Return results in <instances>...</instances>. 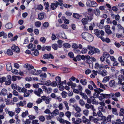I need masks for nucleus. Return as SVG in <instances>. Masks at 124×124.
Listing matches in <instances>:
<instances>
[{"label": "nucleus", "mask_w": 124, "mask_h": 124, "mask_svg": "<svg viewBox=\"0 0 124 124\" xmlns=\"http://www.w3.org/2000/svg\"><path fill=\"white\" fill-rule=\"evenodd\" d=\"M29 114L28 111V110L26 111L25 112L22 113V116L23 117H25Z\"/></svg>", "instance_id": "27"}, {"label": "nucleus", "mask_w": 124, "mask_h": 124, "mask_svg": "<svg viewBox=\"0 0 124 124\" xmlns=\"http://www.w3.org/2000/svg\"><path fill=\"white\" fill-rule=\"evenodd\" d=\"M4 52L5 54H7L9 56L12 55L13 54V51L10 49H7L6 52Z\"/></svg>", "instance_id": "12"}, {"label": "nucleus", "mask_w": 124, "mask_h": 124, "mask_svg": "<svg viewBox=\"0 0 124 124\" xmlns=\"http://www.w3.org/2000/svg\"><path fill=\"white\" fill-rule=\"evenodd\" d=\"M34 32L36 35H38L39 33V31L38 29H35L34 30Z\"/></svg>", "instance_id": "58"}, {"label": "nucleus", "mask_w": 124, "mask_h": 124, "mask_svg": "<svg viewBox=\"0 0 124 124\" xmlns=\"http://www.w3.org/2000/svg\"><path fill=\"white\" fill-rule=\"evenodd\" d=\"M43 58L45 59H49L50 58L53 59L54 57L53 55L51 54H44L43 56Z\"/></svg>", "instance_id": "6"}, {"label": "nucleus", "mask_w": 124, "mask_h": 124, "mask_svg": "<svg viewBox=\"0 0 124 124\" xmlns=\"http://www.w3.org/2000/svg\"><path fill=\"white\" fill-rule=\"evenodd\" d=\"M49 25V24L48 22H46L44 23L43 24V25L44 27L46 28L48 27Z\"/></svg>", "instance_id": "56"}, {"label": "nucleus", "mask_w": 124, "mask_h": 124, "mask_svg": "<svg viewBox=\"0 0 124 124\" xmlns=\"http://www.w3.org/2000/svg\"><path fill=\"white\" fill-rule=\"evenodd\" d=\"M94 31L95 34L97 36V37L99 38L100 36V30L98 29H96L94 30Z\"/></svg>", "instance_id": "31"}, {"label": "nucleus", "mask_w": 124, "mask_h": 124, "mask_svg": "<svg viewBox=\"0 0 124 124\" xmlns=\"http://www.w3.org/2000/svg\"><path fill=\"white\" fill-rule=\"evenodd\" d=\"M62 97L63 98H65L67 95L66 94H67V93L65 91H63L62 93Z\"/></svg>", "instance_id": "50"}, {"label": "nucleus", "mask_w": 124, "mask_h": 124, "mask_svg": "<svg viewBox=\"0 0 124 124\" xmlns=\"http://www.w3.org/2000/svg\"><path fill=\"white\" fill-rule=\"evenodd\" d=\"M82 121L81 119L80 118H77L76 120L75 123L74 124H79L81 123Z\"/></svg>", "instance_id": "38"}, {"label": "nucleus", "mask_w": 124, "mask_h": 124, "mask_svg": "<svg viewBox=\"0 0 124 124\" xmlns=\"http://www.w3.org/2000/svg\"><path fill=\"white\" fill-rule=\"evenodd\" d=\"M58 46L57 44H54L52 45V48L55 50H57L58 49Z\"/></svg>", "instance_id": "29"}, {"label": "nucleus", "mask_w": 124, "mask_h": 124, "mask_svg": "<svg viewBox=\"0 0 124 124\" xmlns=\"http://www.w3.org/2000/svg\"><path fill=\"white\" fill-rule=\"evenodd\" d=\"M117 109L116 108H112V113L115 115L117 116L118 115V113L117 112Z\"/></svg>", "instance_id": "18"}, {"label": "nucleus", "mask_w": 124, "mask_h": 124, "mask_svg": "<svg viewBox=\"0 0 124 124\" xmlns=\"http://www.w3.org/2000/svg\"><path fill=\"white\" fill-rule=\"evenodd\" d=\"M91 7H95L98 6V4L95 1H92Z\"/></svg>", "instance_id": "49"}, {"label": "nucleus", "mask_w": 124, "mask_h": 124, "mask_svg": "<svg viewBox=\"0 0 124 124\" xmlns=\"http://www.w3.org/2000/svg\"><path fill=\"white\" fill-rule=\"evenodd\" d=\"M85 92L88 96H90L91 94V91L88 89H86L85 90Z\"/></svg>", "instance_id": "48"}, {"label": "nucleus", "mask_w": 124, "mask_h": 124, "mask_svg": "<svg viewBox=\"0 0 124 124\" xmlns=\"http://www.w3.org/2000/svg\"><path fill=\"white\" fill-rule=\"evenodd\" d=\"M80 82L84 85H86L87 83V80L86 79H82L80 80Z\"/></svg>", "instance_id": "20"}, {"label": "nucleus", "mask_w": 124, "mask_h": 124, "mask_svg": "<svg viewBox=\"0 0 124 124\" xmlns=\"http://www.w3.org/2000/svg\"><path fill=\"white\" fill-rule=\"evenodd\" d=\"M51 82L50 80H48L45 83V85L46 86H49L51 85Z\"/></svg>", "instance_id": "52"}, {"label": "nucleus", "mask_w": 124, "mask_h": 124, "mask_svg": "<svg viewBox=\"0 0 124 124\" xmlns=\"http://www.w3.org/2000/svg\"><path fill=\"white\" fill-rule=\"evenodd\" d=\"M111 116L110 115H108L107 118V122H111Z\"/></svg>", "instance_id": "45"}, {"label": "nucleus", "mask_w": 124, "mask_h": 124, "mask_svg": "<svg viewBox=\"0 0 124 124\" xmlns=\"http://www.w3.org/2000/svg\"><path fill=\"white\" fill-rule=\"evenodd\" d=\"M8 114L9 115L11 116H12L15 115V113L14 112L9 111L8 112Z\"/></svg>", "instance_id": "62"}, {"label": "nucleus", "mask_w": 124, "mask_h": 124, "mask_svg": "<svg viewBox=\"0 0 124 124\" xmlns=\"http://www.w3.org/2000/svg\"><path fill=\"white\" fill-rule=\"evenodd\" d=\"M66 116L68 118H70V116L71 115V113L69 111H67L65 113Z\"/></svg>", "instance_id": "47"}, {"label": "nucleus", "mask_w": 124, "mask_h": 124, "mask_svg": "<svg viewBox=\"0 0 124 124\" xmlns=\"http://www.w3.org/2000/svg\"><path fill=\"white\" fill-rule=\"evenodd\" d=\"M44 12H42L38 14V17L39 20H41L44 19Z\"/></svg>", "instance_id": "10"}, {"label": "nucleus", "mask_w": 124, "mask_h": 124, "mask_svg": "<svg viewBox=\"0 0 124 124\" xmlns=\"http://www.w3.org/2000/svg\"><path fill=\"white\" fill-rule=\"evenodd\" d=\"M7 81L6 80L5 82V84L7 85H10L11 84V80H12L11 76L10 75H8L7 76Z\"/></svg>", "instance_id": "4"}, {"label": "nucleus", "mask_w": 124, "mask_h": 124, "mask_svg": "<svg viewBox=\"0 0 124 124\" xmlns=\"http://www.w3.org/2000/svg\"><path fill=\"white\" fill-rule=\"evenodd\" d=\"M7 92V90L5 88L3 89L1 92H0V95H3L5 96Z\"/></svg>", "instance_id": "13"}, {"label": "nucleus", "mask_w": 124, "mask_h": 124, "mask_svg": "<svg viewBox=\"0 0 124 124\" xmlns=\"http://www.w3.org/2000/svg\"><path fill=\"white\" fill-rule=\"evenodd\" d=\"M58 4L56 2V1H54V3H52L50 5L51 8L52 10H54L56 9L58 6Z\"/></svg>", "instance_id": "8"}, {"label": "nucleus", "mask_w": 124, "mask_h": 124, "mask_svg": "<svg viewBox=\"0 0 124 124\" xmlns=\"http://www.w3.org/2000/svg\"><path fill=\"white\" fill-rule=\"evenodd\" d=\"M81 22L83 25H86L88 23V20L86 18H83L81 20Z\"/></svg>", "instance_id": "22"}, {"label": "nucleus", "mask_w": 124, "mask_h": 124, "mask_svg": "<svg viewBox=\"0 0 124 124\" xmlns=\"http://www.w3.org/2000/svg\"><path fill=\"white\" fill-rule=\"evenodd\" d=\"M74 115L76 117H80L81 115V114L80 112H77L75 113Z\"/></svg>", "instance_id": "44"}, {"label": "nucleus", "mask_w": 124, "mask_h": 124, "mask_svg": "<svg viewBox=\"0 0 124 124\" xmlns=\"http://www.w3.org/2000/svg\"><path fill=\"white\" fill-rule=\"evenodd\" d=\"M79 103L82 106H83L85 104V102L82 99H80L79 101Z\"/></svg>", "instance_id": "51"}, {"label": "nucleus", "mask_w": 124, "mask_h": 124, "mask_svg": "<svg viewBox=\"0 0 124 124\" xmlns=\"http://www.w3.org/2000/svg\"><path fill=\"white\" fill-rule=\"evenodd\" d=\"M98 109L99 111H102L104 112H106L104 108L101 106H100L98 108Z\"/></svg>", "instance_id": "33"}, {"label": "nucleus", "mask_w": 124, "mask_h": 124, "mask_svg": "<svg viewBox=\"0 0 124 124\" xmlns=\"http://www.w3.org/2000/svg\"><path fill=\"white\" fill-rule=\"evenodd\" d=\"M33 105V103H32L29 102L28 103L27 105V107L29 108H31Z\"/></svg>", "instance_id": "55"}, {"label": "nucleus", "mask_w": 124, "mask_h": 124, "mask_svg": "<svg viewBox=\"0 0 124 124\" xmlns=\"http://www.w3.org/2000/svg\"><path fill=\"white\" fill-rule=\"evenodd\" d=\"M109 86L110 87H114L115 85V81L114 80H110L109 83Z\"/></svg>", "instance_id": "25"}, {"label": "nucleus", "mask_w": 124, "mask_h": 124, "mask_svg": "<svg viewBox=\"0 0 124 124\" xmlns=\"http://www.w3.org/2000/svg\"><path fill=\"white\" fill-rule=\"evenodd\" d=\"M109 80V78L107 76H106L103 79V81L104 82H105L107 81H108Z\"/></svg>", "instance_id": "64"}, {"label": "nucleus", "mask_w": 124, "mask_h": 124, "mask_svg": "<svg viewBox=\"0 0 124 124\" xmlns=\"http://www.w3.org/2000/svg\"><path fill=\"white\" fill-rule=\"evenodd\" d=\"M82 121L83 123L86 124H90V122L89 120V119L86 118L85 116L82 117Z\"/></svg>", "instance_id": "9"}, {"label": "nucleus", "mask_w": 124, "mask_h": 124, "mask_svg": "<svg viewBox=\"0 0 124 124\" xmlns=\"http://www.w3.org/2000/svg\"><path fill=\"white\" fill-rule=\"evenodd\" d=\"M105 67V65L103 64H100V66L99 68V69L98 70L100 72H101L102 71H103L105 70V68H106Z\"/></svg>", "instance_id": "15"}, {"label": "nucleus", "mask_w": 124, "mask_h": 124, "mask_svg": "<svg viewBox=\"0 0 124 124\" xmlns=\"http://www.w3.org/2000/svg\"><path fill=\"white\" fill-rule=\"evenodd\" d=\"M42 88L44 91H45V92H46L47 93H48V90L47 89L46 86L44 85H43L42 86Z\"/></svg>", "instance_id": "53"}, {"label": "nucleus", "mask_w": 124, "mask_h": 124, "mask_svg": "<svg viewBox=\"0 0 124 124\" xmlns=\"http://www.w3.org/2000/svg\"><path fill=\"white\" fill-rule=\"evenodd\" d=\"M55 80H56L57 82L58 83H60L61 82V78L59 76H57L55 78Z\"/></svg>", "instance_id": "36"}, {"label": "nucleus", "mask_w": 124, "mask_h": 124, "mask_svg": "<svg viewBox=\"0 0 124 124\" xmlns=\"http://www.w3.org/2000/svg\"><path fill=\"white\" fill-rule=\"evenodd\" d=\"M76 101L75 99L74 98H71L70 100L69 101L70 103H74Z\"/></svg>", "instance_id": "59"}, {"label": "nucleus", "mask_w": 124, "mask_h": 124, "mask_svg": "<svg viewBox=\"0 0 124 124\" xmlns=\"http://www.w3.org/2000/svg\"><path fill=\"white\" fill-rule=\"evenodd\" d=\"M68 55L71 58H73V60L75 62H77V60L76 57H74V54L72 52H71L68 53Z\"/></svg>", "instance_id": "11"}, {"label": "nucleus", "mask_w": 124, "mask_h": 124, "mask_svg": "<svg viewBox=\"0 0 124 124\" xmlns=\"http://www.w3.org/2000/svg\"><path fill=\"white\" fill-rule=\"evenodd\" d=\"M11 49L13 52L16 53H19L20 52L19 47L16 46V45L14 44L11 47Z\"/></svg>", "instance_id": "3"}, {"label": "nucleus", "mask_w": 124, "mask_h": 124, "mask_svg": "<svg viewBox=\"0 0 124 124\" xmlns=\"http://www.w3.org/2000/svg\"><path fill=\"white\" fill-rule=\"evenodd\" d=\"M102 56L104 57L105 58L107 59L110 57V55L107 52H104L103 53Z\"/></svg>", "instance_id": "19"}, {"label": "nucleus", "mask_w": 124, "mask_h": 124, "mask_svg": "<svg viewBox=\"0 0 124 124\" xmlns=\"http://www.w3.org/2000/svg\"><path fill=\"white\" fill-rule=\"evenodd\" d=\"M40 41L42 42V43H45L46 41V39L44 37H41L40 38Z\"/></svg>", "instance_id": "42"}, {"label": "nucleus", "mask_w": 124, "mask_h": 124, "mask_svg": "<svg viewBox=\"0 0 124 124\" xmlns=\"http://www.w3.org/2000/svg\"><path fill=\"white\" fill-rule=\"evenodd\" d=\"M5 27L7 29H10L12 28V24L11 23H8L5 25Z\"/></svg>", "instance_id": "16"}, {"label": "nucleus", "mask_w": 124, "mask_h": 124, "mask_svg": "<svg viewBox=\"0 0 124 124\" xmlns=\"http://www.w3.org/2000/svg\"><path fill=\"white\" fill-rule=\"evenodd\" d=\"M85 17L88 20L91 21L93 19V15H91L90 16H85Z\"/></svg>", "instance_id": "32"}, {"label": "nucleus", "mask_w": 124, "mask_h": 124, "mask_svg": "<svg viewBox=\"0 0 124 124\" xmlns=\"http://www.w3.org/2000/svg\"><path fill=\"white\" fill-rule=\"evenodd\" d=\"M117 26L118 29L120 30H123V31L124 30V28L121 26V24L119 23H118L117 24Z\"/></svg>", "instance_id": "43"}, {"label": "nucleus", "mask_w": 124, "mask_h": 124, "mask_svg": "<svg viewBox=\"0 0 124 124\" xmlns=\"http://www.w3.org/2000/svg\"><path fill=\"white\" fill-rule=\"evenodd\" d=\"M87 48L90 50L88 54L90 55H92L94 54H99L100 53V51L99 49L91 45H88Z\"/></svg>", "instance_id": "1"}, {"label": "nucleus", "mask_w": 124, "mask_h": 124, "mask_svg": "<svg viewBox=\"0 0 124 124\" xmlns=\"http://www.w3.org/2000/svg\"><path fill=\"white\" fill-rule=\"evenodd\" d=\"M64 72L67 73L70 71V70L69 69L66 68H65L63 70Z\"/></svg>", "instance_id": "60"}, {"label": "nucleus", "mask_w": 124, "mask_h": 124, "mask_svg": "<svg viewBox=\"0 0 124 124\" xmlns=\"http://www.w3.org/2000/svg\"><path fill=\"white\" fill-rule=\"evenodd\" d=\"M94 14L96 15L97 16H99L100 14V11L98 9H96L94 10Z\"/></svg>", "instance_id": "23"}, {"label": "nucleus", "mask_w": 124, "mask_h": 124, "mask_svg": "<svg viewBox=\"0 0 124 124\" xmlns=\"http://www.w3.org/2000/svg\"><path fill=\"white\" fill-rule=\"evenodd\" d=\"M42 72L41 70H36V69H33L31 71V74H32L33 75H38L39 74Z\"/></svg>", "instance_id": "7"}, {"label": "nucleus", "mask_w": 124, "mask_h": 124, "mask_svg": "<svg viewBox=\"0 0 124 124\" xmlns=\"http://www.w3.org/2000/svg\"><path fill=\"white\" fill-rule=\"evenodd\" d=\"M7 81L6 80L5 82V84L7 85H10L11 84V80H12L11 76L10 75H8L7 76Z\"/></svg>", "instance_id": "5"}, {"label": "nucleus", "mask_w": 124, "mask_h": 124, "mask_svg": "<svg viewBox=\"0 0 124 124\" xmlns=\"http://www.w3.org/2000/svg\"><path fill=\"white\" fill-rule=\"evenodd\" d=\"M7 80V77H1L0 78V82L2 84L3 82H5Z\"/></svg>", "instance_id": "28"}, {"label": "nucleus", "mask_w": 124, "mask_h": 124, "mask_svg": "<svg viewBox=\"0 0 124 124\" xmlns=\"http://www.w3.org/2000/svg\"><path fill=\"white\" fill-rule=\"evenodd\" d=\"M37 9L38 10L42 11L43 9V6L40 4L37 6Z\"/></svg>", "instance_id": "34"}, {"label": "nucleus", "mask_w": 124, "mask_h": 124, "mask_svg": "<svg viewBox=\"0 0 124 124\" xmlns=\"http://www.w3.org/2000/svg\"><path fill=\"white\" fill-rule=\"evenodd\" d=\"M34 66H33L32 65L30 64L28 70L30 72V74H31V71L32 70V69H34Z\"/></svg>", "instance_id": "39"}, {"label": "nucleus", "mask_w": 124, "mask_h": 124, "mask_svg": "<svg viewBox=\"0 0 124 124\" xmlns=\"http://www.w3.org/2000/svg\"><path fill=\"white\" fill-rule=\"evenodd\" d=\"M87 50L86 48H83L81 51V53L83 54L87 52Z\"/></svg>", "instance_id": "63"}, {"label": "nucleus", "mask_w": 124, "mask_h": 124, "mask_svg": "<svg viewBox=\"0 0 124 124\" xmlns=\"http://www.w3.org/2000/svg\"><path fill=\"white\" fill-rule=\"evenodd\" d=\"M39 119L40 121L43 122L45 121V118L44 116H39Z\"/></svg>", "instance_id": "40"}, {"label": "nucleus", "mask_w": 124, "mask_h": 124, "mask_svg": "<svg viewBox=\"0 0 124 124\" xmlns=\"http://www.w3.org/2000/svg\"><path fill=\"white\" fill-rule=\"evenodd\" d=\"M28 117L29 119L31 120H32L36 118L33 115H29Z\"/></svg>", "instance_id": "54"}, {"label": "nucleus", "mask_w": 124, "mask_h": 124, "mask_svg": "<svg viewBox=\"0 0 124 124\" xmlns=\"http://www.w3.org/2000/svg\"><path fill=\"white\" fill-rule=\"evenodd\" d=\"M92 1H91L90 0H87L86 3L87 6L90 7H91V6H92Z\"/></svg>", "instance_id": "30"}, {"label": "nucleus", "mask_w": 124, "mask_h": 124, "mask_svg": "<svg viewBox=\"0 0 124 124\" xmlns=\"http://www.w3.org/2000/svg\"><path fill=\"white\" fill-rule=\"evenodd\" d=\"M89 112V111L88 110H84L83 111V113L85 115L87 116Z\"/></svg>", "instance_id": "61"}, {"label": "nucleus", "mask_w": 124, "mask_h": 124, "mask_svg": "<svg viewBox=\"0 0 124 124\" xmlns=\"http://www.w3.org/2000/svg\"><path fill=\"white\" fill-rule=\"evenodd\" d=\"M62 41L61 40L59 39L57 41V43L58 45V47L59 48L62 47Z\"/></svg>", "instance_id": "24"}, {"label": "nucleus", "mask_w": 124, "mask_h": 124, "mask_svg": "<svg viewBox=\"0 0 124 124\" xmlns=\"http://www.w3.org/2000/svg\"><path fill=\"white\" fill-rule=\"evenodd\" d=\"M44 6L46 7L45 8V9L47 10L48 12L50 11V10L49 9L48 7H49V4L48 2H45L44 4Z\"/></svg>", "instance_id": "21"}, {"label": "nucleus", "mask_w": 124, "mask_h": 124, "mask_svg": "<svg viewBox=\"0 0 124 124\" xmlns=\"http://www.w3.org/2000/svg\"><path fill=\"white\" fill-rule=\"evenodd\" d=\"M7 70V71H9L11 70L12 68L11 64L10 63L8 62L6 64Z\"/></svg>", "instance_id": "14"}, {"label": "nucleus", "mask_w": 124, "mask_h": 124, "mask_svg": "<svg viewBox=\"0 0 124 124\" xmlns=\"http://www.w3.org/2000/svg\"><path fill=\"white\" fill-rule=\"evenodd\" d=\"M73 16L76 18L79 19L80 17V16L79 14L77 13H73Z\"/></svg>", "instance_id": "41"}, {"label": "nucleus", "mask_w": 124, "mask_h": 124, "mask_svg": "<svg viewBox=\"0 0 124 124\" xmlns=\"http://www.w3.org/2000/svg\"><path fill=\"white\" fill-rule=\"evenodd\" d=\"M41 25V22L39 21H37L35 23V26L37 27H39Z\"/></svg>", "instance_id": "37"}, {"label": "nucleus", "mask_w": 124, "mask_h": 124, "mask_svg": "<svg viewBox=\"0 0 124 124\" xmlns=\"http://www.w3.org/2000/svg\"><path fill=\"white\" fill-rule=\"evenodd\" d=\"M100 74L102 76L104 77L105 76L107 75L108 74V73L106 70H105L102 71L101 72H100Z\"/></svg>", "instance_id": "17"}, {"label": "nucleus", "mask_w": 124, "mask_h": 124, "mask_svg": "<svg viewBox=\"0 0 124 124\" xmlns=\"http://www.w3.org/2000/svg\"><path fill=\"white\" fill-rule=\"evenodd\" d=\"M56 2L58 3V6L59 5L60 6H62L63 3V0H58L57 1H56Z\"/></svg>", "instance_id": "26"}, {"label": "nucleus", "mask_w": 124, "mask_h": 124, "mask_svg": "<svg viewBox=\"0 0 124 124\" xmlns=\"http://www.w3.org/2000/svg\"><path fill=\"white\" fill-rule=\"evenodd\" d=\"M63 46L66 48H70V45L68 43H65L63 44Z\"/></svg>", "instance_id": "35"}, {"label": "nucleus", "mask_w": 124, "mask_h": 124, "mask_svg": "<svg viewBox=\"0 0 124 124\" xmlns=\"http://www.w3.org/2000/svg\"><path fill=\"white\" fill-rule=\"evenodd\" d=\"M12 72L15 74H16L18 73V70L16 69L12 70L11 71Z\"/></svg>", "instance_id": "57"}, {"label": "nucleus", "mask_w": 124, "mask_h": 124, "mask_svg": "<svg viewBox=\"0 0 124 124\" xmlns=\"http://www.w3.org/2000/svg\"><path fill=\"white\" fill-rule=\"evenodd\" d=\"M39 51L37 49L35 50L33 52L34 55L35 56H37L39 54Z\"/></svg>", "instance_id": "46"}, {"label": "nucleus", "mask_w": 124, "mask_h": 124, "mask_svg": "<svg viewBox=\"0 0 124 124\" xmlns=\"http://www.w3.org/2000/svg\"><path fill=\"white\" fill-rule=\"evenodd\" d=\"M82 36L83 39L89 42H92L93 40V36L88 32H85L83 33L82 34Z\"/></svg>", "instance_id": "2"}]
</instances>
